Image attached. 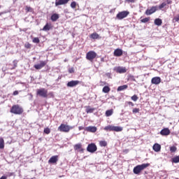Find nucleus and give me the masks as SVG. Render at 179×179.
<instances>
[{
	"instance_id": "4d7b16f0",
	"label": "nucleus",
	"mask_w": 179,
	"mask_h": 179,
	"mask_svg": "<svg viewBox=\"0 0 179 179\" xmlns=\"http://www.w3.org/2000/svg\"><path fill=\"white\" fill-rule=\"evenodd\" d=\"M0 8H1V6H0Z\"/></svg>"
},
{
	"instance_id": "f8f14e48",
	"label": "nucleus",
	"mask_w": 179,
	"mask_h": 179,
	"mask_svg": "<svg viewBox=\"0 0 179 179\" xmlns=\"http://www.w3.org/2000/svg\"><path fill=\"white\" fill-rule=\"evenodd\" d=\"M85 131H87V132H92V134H94V132H96L97 127L94 126H90L85 128Z\"/></svg>"
},
{
	"instance_id": "3c124183",
	"label": "nucleus",
	"mask_w": 179,
	"mask_h": 179,
	"mask_svg": "<svg viewBox=\"0 0 179 179\" xmlns=\"http://www.w3.org/2000/svg\"><path fill=\"white\" fill-rule=\"evenodd\" d=\"M104 85H106V82L101 81L100 85L101 86H104Z\"/></svg>"
},
{
	"instance_id": "20e7f679",
	"label": "nucleus",
	"mask_w": 179,
	"mask_h": 179,
	"mask_svg": "<svg viewBox=\"0 0 179 179\" xmlns=\"http://www.w3.org/2000/svg\"><path fill=\"white\" fill-rule=\"evenodd\" d=\"M48 91L45 88H41L36 90L37 96H40V97H43V99H45L48 97Z\"/></svg>"
},
{
	"instance_id": "f3484780",
	"label": "nucleus",
	"mask_w": 179,
	"mask_h": 179,
	"mask_svg": "<svg viewBox=\"0 0 179 179\" xmlns=\"http://www.w3.org/2000/svg\"><path fill=\"white\" fill-rule=\"evenodd\" d=\"M58 162V155L52 156L50 158L48 163H52V164L57 163Z\"/></svg>"
},
{
	"instance_id": "6ab92c4d",
	"label": "nucleus",
	"mask_w": 179,
	"mask_h": 179,
	"mask_svg": "<svg viewBox=\"0 0 179 179\" xmlns=\"http://www.w3.org/2000/svg\"><path fill=\"white\" fill-rule=\"evenodd\" d=\"M59 19V14L58 13H53L50 17V20H52V22H57V20H58Z\"/></svg>"
},
{
	"instance_id": "b1692460",
	"label": "nucleus",
	"mask_w": 179,
	"mask_h": 179,
	"mask_svg": "<svg viewBox=\"0 0 179 179\" xmlns=\"http://www.w3.org/2000/svg\"><path fill=\"white\" fill-rule=\"evenodd\" d=\"M90 37L93 40H97V38H99V34L97 33H93L90 36Z\"/></svg>"
},
{
	"instance_id": "a211bd4d",
	"label": "nucleus",
	"mask_w": 179,
	"mask_h": 179,
	"mask_svg": "<svg viewBox=\"0 0 179 179\" xmlns=\"http://www.w3.org/2000/svg\"><path fill=\"white\" fill-rule=\"evenodd\" d=\"M152 149L155 152H160V150H162V145L159 143H155L152 146Z\"/></svg>"
},
{
	"instance_id": "393cba45",
	"label": "nucleus",
	"mask_w": 179,
	"mask_h": 179,
	"mask_svg": "<svg viewBox=\"0 0 179 179\" xmlns=\"http://www.w3.org/2000/svg\"><path fill=\"white\" fill-rule=\"evenodd\" d=\"M5 148V141L3 138H0V149H3Z\"/></svg>"
},
{
	"instance_id": "de8ad7c7",
	"label": "nucleus",
	"mask_w": 179,
	"mask_h": 179,
	"mask_svg": "<svg viewBox=\"0 0 179 179\" xmlns=\"http://www.w3.org/2000/svg\"><path fill=\"white\" fill-rule=\"evenodd\" d=\"M172 1L171 0H166V5H171Z\"/></svg>"
},
{
	"instance_id": "4c0bfd02",
	"label": "nucleus",
	"mask_w": 179,
	"mask_h": 179,
	"mask_svg": "<svg viewBox=\"0 0 179 179\" xmlns=\"http://www.w3.org/2000/svg\"><path fill=\"white\" fill-rule=\"evenodd\" d=\"M125 106H131V107H134V106H135V104H134V103H132L131 101H127L125 102Z\"/></svg>"
},
{
	"instance_id": "aec40b11",
	"label": "nucleus",
	"mask_w": 179,
	"mask_h": 179,
	"mask_svg": "<svg viewBox=\"0 0 179 179\" xmlns=\"http://www.w3.org/2000/svg\"><path fill=\"white\" fill-rule=\"evenodd\" d=\"M42 30L43 31H50V30H51V25H50L48 23H46Z\"/></svg>"
},
{
	"instance_id": "6e6552de",
	"label": "nucleus",
	"mask_w": 179,
	"mask_h": 179,
	"mask_svg": "<svg viewBox=\"0 0 179 179\" xmlns=\"http://www.w3.org/2000/svg\"><path fill=\"white\" fill-rule=\"evenodd\" d=\"M47 65V61H41L39 64H35L34 68L37 70L43 69Z\"/></svg>"
},
{
	"instance_id": "4be33fe9",
	"label": "nucleus",
	"mask_w": 179,
	"mask_h": 179,
	"mask_svg": "<svg viewBox=\"0 0 179 179\" xmlns=\"http://www.w3.org/2000/svg\"><path fill=\"white\" fill-rule=\"evenodd\" d=\"M127 89H128V85H122V86H119L117 87V92H122V90H125Z\"/></svg>"
},
{
	"instance_id": "a18cd8bd",
	"label": "nucleus",
	"mask_w": 179,
	"mask_h": 179,
	"mask_svg": "<svg viewBox=\"0 0 179 179\" xmlns=\"http://www.w3.org/2000/svg\"><path fill=\"white\" fill-rule=\"evenodd\" d=\"M74 72H75V69H73V67L69 69V73H73Z\"/></svg>"
},
{
	"instance_id": "8fccbe9b",
	"label": "nucleus",
	"mask_w": 179,
	"mask_h": 179,
	"mask_svg": "<svg viewBox=\"0 0 179 179\" xmlns=\"http://www.w3.org/2000/svg\"><path fill=\"white\" fill-rule=\"evenodd\" d=\"M17 94H19V92L18 91H15L13 92V96H17Z\"/></svg>"
},
{
	"instance_id": "473e14b6",
	"label": "nucleus",
	"mask_w": 179,
	"mask_h": 179,
	"mask_svg": "<svg viewBox=\"0 0 179 179\" xmlns=\"http://www.w3.org/2000/svg\"><path fill=\"white\" fill-rule=\"evenodd\" d=\"M177 151V147H176V146H171V147H170V152H171V153H174L175 152H176Z\"/></svg>"
},
{
	"instance_id": "423d86ee",
	"label": "nucleus",
	"mask_w": 179,
	"mask_h": 179,
	"mask_svg": "<svg viewBox=\"0 0 179 179\" xmlns=\"http://www.w3.org/2000/svg\"><path fill=\"white\" fill-rule=\"evenodd\" d=\"M87 150L90 153H94L95 152L97 151V145H96V144L93 143H90L87 147Z\"/></svg>"
},
{
	"instance_id": "e433bc0d",
	"label": "nucleus",
	"mask_w": 179,
	"mask_h": 179,
	"mask_svg": "<svg viewBox=\"0 0 179 179\" xmlns=\"http://www.w3.org/2000/svg\"><path fill=\"white\" fill-rule=\"evenodd\" d=\"M166 5H167V3L166 2L162 3L159 6V9H163V8H164V6H166Z\"/></svg>"
},
{
	"instance_id": "412c9836",
	"label": "nucleus",
	"mask_w": 179,
	"mask_h": 179,
	"mask_svg": "<svg viewBox=\"0 0 179 179\" xmlns=\"http://www.w3.org/2000/svg\"><path fill=\"white\" fill-rule=\"evenodd\" d=\"M154 23L156 26H162L163 21L160 18H156Z\"/></svg>"
},
{
	"instance_id": "c03bdc74",
	"label": "nucleus",
	"mask_w": 179,
	"mask_h": 179,
	"mask_svg": "<svg viewBox=\"0 0 179 179\" xmlns=\"http://www.w3.org/2000/svg\"><path fill=\"white\" fill-rule=\"evenodd\" d=\"M132 111H133V114H136V113H139V108H135L133 109Z\"/></svg>"
},
{
	"instance_id": "ddd939ff",
	"label": "nucleus",
	"mask_w": 179,
	"mask_h": 179,
	"mask_svg": "<svg viewBox=\"0 0 179 179\" xmlns=\"http://www.w3.org/2000/svg\"><path fill=\"white\" fill-rule=\"evenodd\" d=\"M115 71L117 73H125V72H127V68L122 66H117L115 68Z\"/></svg>"
},
{
	"instance_id": "58836bf2",
	"label": "nucleus",
	"mask_w": 179,
	"mask_h": 179,
	"mask_svg": "<svg viewBox=\"0 0 179 179\" xmlns=\"http://www.w3.org/2000/svg\"><path fill=\"white\" fill-rule=\"evenodd\" d=\"M51 132V130H50V128L47 127L44 129V133L48 135Z\"/></svg>"
},
{
	"instance_id": "f257e3e1",
	"label": "nucleus",
	"mask_w": 179,
	"mask_h": 179,
	"mask_svg": "<svg viewBox=\"0 0 179 179\" xmlns=\"http://www.w3.org/2000/svg\"><path fill=\"white\" fill-rule=\"evenodd\" d=\"M149 166H150V164L149 163L137 165L134 168L133 173L136 176H139V174H141V172L143 171V170H145V169H147V167H149Z\"/></svg>"
},
{
	"instance_id": "1a4fd4ad",
	"label": "nucleus",
	"mask_w": 179,
	"mask_h": 179,
	"mask_svg": "<svg viewBox=\"0 0 179 179\" xmlns=\"http://www.w3.org/2000/svg\"><path fill=\"white\" fill-rule=\"evenodd\" d=\"M159 7H157V6H152L150 8V9H147L145 10V15H147L148 16L152 15V13H155V12H156V10H157Z\"/></svg>"
},
{
	"instance_id": "f03ea898",
	"label": "nucleus",
	"mask_w": 179,
	"mask_h": 179,
	"mask_svg": "<svg viewBox=\"0 0 179 179\" xmlns=\"http://www.w3.org/2000/svg\"><path fill=\"white\" fill-rule=\"evenodd\" d=\"M10 113H12L13 114L20 115V114L23 113V108L19 106V105H14L10 109Z\"/></svg>"
},
{
	"instance_id": "a878e982",
	"label": "nucleus",
	"mask_w": 179,
	"mask_h": 179,
	"mask_svg": "<svg viewBox=\"0 0 179 179\" xmlns=\"http://www.w3.org/2000/svg\"><path fill=\"white\" fill-rule=\"evenodd\" d=\"M113 127L114 126L113 125H108L104 127V130L111 131H113Z\"/></svg>"
},
{
	"instance_id": "c85d7f7f",
	"label": "nucleus",
	"mask_w": 179,
	"mask_h": 179,
	"mask_svg": "<svg viewBox=\"0 0 179 179\" xmlns=\"http://www.w3.org/2000/svg\"><path fill=\"white\" fill-rule=\"evenodd\" d=\"M81 148H82V144L81 143H78V144H76L74 145V150H79Z\"/></svg>"
},
{
	"instance_id": "4468645a",
	"label": "nucleus",
	"mask_w": 179,
	"mask_h": 179,
	"mask_svg": "<svg viewBox=\"0 0 179 179\" xmlns=\"http://www.w3.org/2000/svg\"><path fill=\"white\" fill-rule=\"evenodd\" d=\"M160 82H162V78H160V77H154L151 80V83L152 85H159Z\"/></svg>"
},
{
	"instance_id": "603ef678",
	"label": "nucleus",
	"mask_w": 179,
	"mask_h": 179,
	"mask_svg": "<svg viewBox=\"0 0 179 179\" xmlns=\"http://www.w3.org/2000/svg\"><path fill=\"white\" fill-rule=\"evenodd\" d=\"M83 150H85L83 148H80L79 152H80V153H83Z\"/></svg>"
},
{
	"instance_id": "9b49d317",
	"label": "nucleus",
	"mask_w": 179,
	"mask_h": 179,
	"mask_svg": "<svg viewBox=\"0 0 179 179\" xmlns=\"http://www.w3.org/2000/svg\"><path fill=\"white\" fill-rule=\"evenodd\" d=\"M71 0H55V6H60L61 5H66Z\"/></svg>"
},
{
	"instance_id": "2f4dec72",
	"label": "nucleus",
	"mask_w": 179,
	"mask_h": 179,
	"mask_svg": "<svg viewBox=\"0 0 179 179\" xmlns=\"http://www.w3.org/2000/svg\"><path fill=\"white\" fill-rule=\"evenodd\" d=\"M149 20H150V17H145L143 18L142 20H141V23H148V22H149Z\"/></svg>"
},
{
	"instance_id": "c756f323",
	"label": "nucleus",
	"mask_w": 179,
	"mask_h": 179,
	"mask_svg": "<svg viewBox=\"0 0 179 179\" xmlns=\"http://www.w3.org/2000/svg\"><path fill=\"white\" fill-rule=\"evenodd\" d=\"M111 115H113V110H108L106 111V117H111Z\"/></svg>"
},
{
	"instance_id": "0eeeda50",
	"label": "nucleus",
	"mask_w": 179,
	"mask_h": 179,
	"mask_svg": "<svg viewBox=\"0 0 179 179\" xmlns=\"http://www.w3.org/2000/svg\"><path fill=\"white\" fill-rule=\"evenodd\" d=\"M97 57V53H96L94 51H90L86 55V58L88 59V61H92Z\"/></svg>"
},
{
	"instance_id": "a19ab883",
	"label": "nucleus",
	"mask_w": 179,
	"mask_h": 179,
	"mask_svg": "<svg viewBox=\"0 0 179 179\" xmlns=\"http://www.w3.org/2000/svg\"><path fill=\"white\" fill-rule=\"evenodd\" d=\"M33 43H35L36 44H38L40 43V39L38 38H34Z\"/></svg>"
},
{
	"instance_id": "49530a36",
	"label": "nucleus",
	"mask_w": 179,
	"mask_h": 179,
	"mask_svg": "<svg viewBox=\"0 0 179 179\" xmlns=\"http://www.w3.org/2000/svg\"><path fill=\"white\" fill-rule=\"evenodd\" d=\"M136 0H126V2H130L131 3H135Z\"/></svg>"
},
{
	"instance_id": "bb28decb",
	"label": "nucleus",
	"mask_w": 179,
	"mask_h": 179,
	"mask_svg": "<svg viewBox=\"0 0 179 179\" xmlns=\"http://www.w3.org/2000/svg\"><path fill=\"white\" fill-rule=\"evenodd\" d=\"M110 87H108V86H105V87H103V90H102V92H103V93H109V92H110Z\"/></svg>"
},
{
	"instance_id": "dca6fc26",
	"label": "nucleus",
	"mask_w": 179,
	"mask_h": 179,
	"mask_svg": "<svg viewBox=\"0 0 179 179\" xmlns=\"http://www.w3.org/2000/svg\"><path fill=\"white\" fill-rule=\"evenodd\" d=\"M170 134V129L169 128H164L161 130L160 135L162 136H167Z\"/></svg>"
},
{
	"instance_id": "2eb2a0df",
	"label": "nucleus",
	"mask_w": 179,
	"mask_h": 179,
	"mask_svg": "<svg viewBox=\"0 0 179 179\" xmlns=\"http://www.w3.org/2000/svg\"><path fill=\"white\" fill-rule=\"evenodd\" d=\"M124 54V52L122 51V49L117 48L113 52L114 57H121Z\"/></svg>"
},
{
	"instance_id": "cd10ccee",
	"label": "nucleus",
	"mask_w": 179,
	"mask_h": 179,
	"mask_svg": "<svg viewBox=\"0 0 179 179\" xmlns=\"http://www.w3.org/2000/svg\"><path fill=\"white\" fill-rule=\"evenodd\" d=\"M99 145L101 147V148H106V146H107V141H101L99 142Z\"/></svg>"
},
{
	"instance_id": "37998d69",
	"label": "nucleus",
	"mask_w": 179,
	"mask_h": 179,
	"mask_svg": "<svg viewBox=\"0 0 179 179\" xmlns=\"http://www.w3.org/2000/svg\"><path fill=\"white\" fill-rule=\"evenodd\" d=\"M129 80H133L134 82H135V77L132 75H129Z\"/></svg>"
},
{
	"instance_id": "6e6d98bb",
	"label": "nucleus",
	"mask_w": 179,
	"mask_h": 179,
	"mask_svg": "<svg viewBox=\"0 0 179 179\" xmlns=\"http://www.w3.org/2000/svg\"><path fill=\"white\" fill-rule=\"evenodd\" d=\"M1 15H2V13H0V16H1Z\"/></svg>"
},
{
	"instance_id": "5701e85b",
	"label": "nucleus",
	"mask_w": 179,
	"mask_h": 179,
	"mask_svg": "<svg viewBox=\"0 0 179 179\" xmlns=\"http://www.w3.org/2000/svg\"><path fill=\"white\" fill-rule=\"evenodd\" d=\"M115 132H121L122 131V127L120 126H113V130Z\"/></svg>"
},
{
	"instance_id": "5fc2aeb1",
	"label": "nucleus",
	"mask_w": 179,
	"mask_h": 179,
	"mask_svg": "<svg viewBox=\"0 0 179 179\" xmlns=\"http://www.w3.org/2000/svg\"><path fill=\"white\" fill-rule=\"evenodd\" d=\"M82 129H83V127H79V130L82 131Z\"/></svg>"
},
{
	"instance_id": "ea45409f",
	"label": "nucleus",
	"mask_w": 179,
	"mask_h": 179,
	"mask_svg": "<svg viewBox=\"0 0 179 179\" xmlns=\"http://www.w3.org/2000/svg\"><path fill=\"white\" fill-rule=\"evenodd\" d=\"M71 8H72L73 9H75V8H76V1H72L71 2Z\"/></svg>"
},
{
	"instance_id": "f704fd0d",
	"label": "nucleus",
	"mask_w": 179,
	"mask_h": 179,
	"mask_svg": "<svg viewBox=\"0 0 179 179\" xmlns=\"http://www.w3.org/2000/svg\"><path fill=\"white\" fill-rule=\"evenodd\" d=\"M93 111H94V108H87L86 109V113L87 114H90V113H93Z\"/></svg>"
},
{
	"instance_id": "864d4df0",
	"label": "nucleus",
	"mask_w": 179,
	"mask_h": 179,
	"mask_svg": "<svg viewBox=\"0 0 179 179\" xmlns=\"http://www.w3.org/2000/svg\"><path fill=\"white\" fill-rule=\"evenodd\" d=\"M0 179H6V176H1V177L0 178Z\"/></svg>"
},
{
	"instance_id": "72a5a7b5",
	"label": "nucleus",
	"mask_w": 179,
	"mask_h": 179,
	"mask_svg": "<svg viewBox=\"0 0 179 179\" xmlns=\"http://www.w3.org/2000/svg\"><path fill=\"white\" fill-rule=\"evenodd\" d=\"M177 22H179V14H178L176 16H175L173 19V23H176Z\"/></svg>"
},
{
	"instance_id": "9d476101",
	"label": "nucleus",
	"mask_w": 179,
	"mask_h": 179,
	"mask_svg": "<svg viewBox=\"0 0 179 179\" xmlns=\"http://www.w3.org/2000/svg\"><path fill=\"white\" fill-rule=\"evenodd\" d=\"M79 83H80V81H79V80H71V81H69L66 84V86H67V87H75L78 86V85H79Z\"/></svg>"
},
{
	"instance_id": "39448f33",
	"label": "nucleus",
	"mask_w": 179,
	"mask_h": 179,
	"mask_svg": "<svg viewBox=\"0 0 179 179\" xmlns=\"http://www.w3.org/2000/svg\"><path fill=\"white\" fill-rule=\"evenodd\" d=\"M128 15H129V11L124 10V11L119 12L117 14L116 17L117 19H118V20H122V19H125V17H127Z\"/></svg>"
},
{
	"instance_id": "7c9ffc66",
	"label": "nucleus",
	"mask_w": 179,
	"mask_h": 179,
	"mask_svg": "<svg viewBox=\"0 0 179 179\" xmlns=\"http://www.w3.org/2000/svg\"><path fill=\"white\" fill-rule=\"evenodd\" d=\"M172 163H179V156H176L172 158Z\"/></svg>"
},
{
	"instance_id": "7ed1b4c3",
	"label": "nucleus",
	"mask_w": 179,
	"mask_h": 179,
	"mask_svg": "<svg viewBox=\"0 0 179 179\" xmlns=\"http://www.w3.org/2000/svg\"><path fill=\"white\" fill-rule=\"evenodd\" d=\"M70 129H73V127L65 124H62L58 127V131H59L60 132L68 133L69 132Z\"/></svg>"
},
{
	"instance_id": "09e8293b",
	"label": "nucleus",
	"mask_w": 179,
	"mask_h": 179,
	"mask_svg": "<svg viewBox=\"0 0 179 179\" xmlns=\"http://www.w3.org/2000/svg\"><path fill=\"white\" fill-rule=\"evenodd\" d=\"M30 47H31V45H30L29 43L25 45V48H30Z\"/></svg>"
},
{
	"instance_id": "79ce46f5",
	"label": "nucleus",
	"mask_w": 179,
	"mask_h": 179,
	"mask_svg": "<svg viewBox=\"0 0 179 179\" xmlns=\"http://www.w3.org/2000/svg\"><path fill=\"white\" fill-rule=\"evenodd\" d=\"M138 96L136 95H134L131 96V100H133V101H138Z\"/></svg>"
},
{
	"instance_id": "c9c22d12",
	"label": "nucleus",
	"mask_w": 179,
	"mask_h": 179,
	"mask_svg": "<svg viewBox=\"0 0 179 179\" xmlns=\"http://www.w3.org/2000/svg\"><path fill=\"white\" fill-rule=\"evenodd\" d=\"M25 10L27 12H33V8H31V7H30V6H27L25 7Z\"/></svg>"
}]
</instances>
